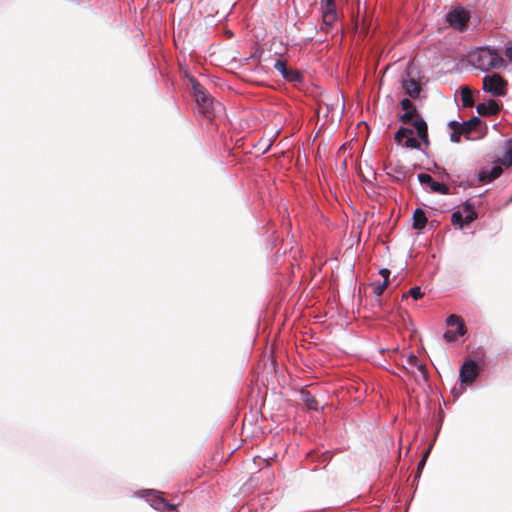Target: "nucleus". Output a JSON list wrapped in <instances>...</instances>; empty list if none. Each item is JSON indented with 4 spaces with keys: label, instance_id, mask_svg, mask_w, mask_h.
I'll list each match as a JSON object with an SVG mask.
<instances>
[{
    "label": "nucleus",
    "instance_id": "nucleus-16",
    "mask_svg": "<svg viewBox=\"0 0 512 512\" xmlns=\"http://www.w3.org/2000/svg\"><path fill=\"white\" fill-rule=\"evenodd\" d=\"M287 45L284 44L280 36L273 37L270 44V51H273L275 55L282 56L287 51Z\"/></svg>",
    "mask_w": 512,
    "mask_h": 512
},
{
    "label": "nucleus",
    "instance_id": "nucleus-36",
    "mask_svg": "<svg viewBox=\"0 0 512 512\" xmlns=\"http://www.w3.org/2000/svg\"><path fill=\"white\" fill-rule=\"evenodd\" d=\"M428 454H429V450H427V451L424 453V455H423L422 459H421V460L419 461V463H418V467H417L418 475L421 473V470L423 469V467H424V465H425V463H426V459H427V457H428Z\"/></svg>",
    "mask_w": 512,
    "mask_h": 512
},
{
    "label": "nucleus",
    "instance_id": "nucleus-4",
    "mask_svg": "<svg viewBox=\"0 0 512 512\" xmlns=\"http://www.w3.org/2000/svg\"><path fill=\"white\" fill-rule=\"evenodd\" d=\"M483 90L493 96L507 93V81L500 74L487 75L483 78Z\"/></svg>",
    "mask_w": 512,
    "mask_h": 512
},
{
    "label": "nucleus",
    "instance_id": "nucleus-31",
    "mask_svg": "<svg viewBox=\"0 0 512 512\" xmlns=\"http://www.w3.org/2000/svg\"><path fill=\"white\" fill-rule=\"evenodd\" d=\"M404 146L406 148H411V149H419L420 148V142L414 138V137H411L410 136H407L405 142H404Z\"/></svg>",
    "mask_w": 512,
    "mask_h": 512
},
{
    "label": "nucleus",
    "instance_id": "nucleus-11",
    "mask_svg": "<svg viewBox=\"0 0 512 512\" xmlns=\"http://www.w3.org/2000/svg\"><path fill=\"white\" fill-rule=\"evenodd\" d=\"M140 497H143L150 503L151 507L158 510L160 509V494L155 490H143L138 493Z\"/></svg>",
    "mask_w": 512,
    "mask_h": 512
},
{
    "label": "nucleus",
    "instance_id": "nucleus-37",
    "mask_svg": "<svg viewBox=\"0 0 512 512\" xmlns=\"http://www.w3.org/2000/svg\"><path fill=\"white\" fill-rule=\"evenodd\" d=\"M379 274L383 277V282H387L389 284L390 270L387 268H382L380 269Z\"/></svg>",
    "mask_w": 512,
    "mask_h": 512
},
{
    "label": "nucleus",
    "instance_id": "nucleus-34",
    "mask_svg": "<svg viewBox=\"0 0 512 512\" xmlns=\"http://www.w3.org/2000/svg\"><path fill=\"white\" fill-rule=\"evenodd\" d=\"M391 171L394 172V173H397V176H396V179L398 181H401V180H404L406 175L405 173L402 171V168L401 167H392L391 168Z\"/></svg>",
    "mask_w": 512,
    "mask_h": 512
},
{
    "label": "nucleus",
    "instance_id": "nucleus-29",
    "mask_svg": "<svg viewBox=\"0 0 512 512\" xmlns=\"http://www.w3.org/2000/svg\"><path fill=\"white\" fill-rule=\"evenodd\" d=\"M388 283L387 282H382V283H372L371 286L373 287V292L375 295L377 296H381L383 294V292L386 290V288L388 287Z\"/></svg>",
    "mask_w": 512,
    "mask_h": 512
},
{
    "label": "nucleus",
    "instance_id": "nucleus-13",
    "mask_svg": "<svg viewBox=\"0 0 512 512\" xmlns=\"http://www.w3.org/2000/svg\"><path fill=\"white\" fill-rule=\"evenodd\" d=\"M502 172H503V170L500 166H494L489 171L480 172L479 181L483 182V183L491 182V181L497 179L502 174Z\"/></svg>",
    "mask_w": 512,
    "mask_h": 512
},
{
    "label": "nucleus",
    "instance_id": "nucleus-39",
    "mask_svg": "<svg viewBox=\"0 0 512 512\" xmlns=\"http://www.w3.org/2000/svg\"><path fill=\"white\" fill-rule=\"evenodd\" d=\"M418 362H419V360H418V358L416 356H411L409 358V364H411V365L415 366Z\"/></svg>",
    "mask_w": 512,
    "mask_h": 512
},
{
    "label": "nucleus",
    "instance_id": "nucleus-21",
    "mask_svg": "<svg viewBox=\"0 0 512 512\" xmlns=\"http://www.w3.org/2000/svg\"><path fill=\"white\" fill-rule=\"evenodd\" d=\"M464 211L466 213L465 217H463L465 225H468L477 219L478 215L469 203L464 205Z\"/></svg>",
    "mask_w": 512,
    "mask_h": 512
},
{
    "label": "nucleus",
    "instance_id": "nucleus-2",
    "mask_svg": "<svg viewBox=\"0 0 512 512\" xmlns=\"http://www.w3.org/2000/svg\"><path fill=\"white\" fill-rule=\"evenodd\" d=\"M474 62L476 67L482 71L502 69L506 67V61L500 53L497 50L489 48L479 49L475 55Z\"/></svg>",
    "mask_w": 512,
    "mask_h": 512
},
{
    "label": "nucleus",
    "instance_id": "nucleus-30",
    "mask_svg": "<svg viewBox=\"0 0 512 512\" xmlns=\"http://www.w3.org/2000/svg\"><path fill=\"white\" fill-rule=\"evenodd\" d=\"M274 68L281 74L282 77H284V74H287L288 68L286 65V61L278 59L274 63Z\"/></svg>",
    "mask_w": 512,
    "mask_h": 512
},
{
    "label": "nucleus",
    "instance_id": "nucleus-27",
    "mask_svg": "<svg viewBox=\"0 0 512 512\" xmlns=\"http://www.w3.org/2000/svg\"><path fill=\"white\" fill-rule=\"evenodd\" d=\"M423 292L421 291L420 287H412L408 292L404 293L402 298H406L408 296H411L413 299L418 300L423 297Z\"/></svg>",
    "mask_w": 512,
    "mask_h": 512
},
{
    "label": "nucleus",
    "instance_id": "nucleus-6",
    "mask_svg": "<svg viewBox=\"0 0 512 512\" xmlns=\"http://www.w3.org/2000/svg\"><path fill=\"white\" fill-rule=\"evenodd\" d=\"M321 12H322V27H321V29L326 30V31H328L330 29H334L335 25L337 24L338 19H339L338 13L336 10V5L329 4L327 2L326 6L321 7Z\"/></svg>",
    "mask_w": 512,
    "mask_h": 512
},
{
    "label": "nucleus",
    "instance_id": "nucleus-12",
    "mask_svg": "<svg viewBox=\"0 0 512 512\" xmlns=\"http://www.w3.org/2000/svg\"><path fill=\"white\" fill-rule=\"evenodd\" d=\"M482 121L479 117L473 116L468 121H464L460 123V126L462 128V132H464V136L469 139V134L475 131L480 125Z\"/></svg>",
    "mask_w": 512,
    "mask_h": 512
},
{
    "label": "nucleus",
    "instance_id": "nucleus-8",
    "mask_svg": "<svg viewBox=\"0 0 512 512\" xmlns=\"http://www.w3.org/2000/svg\"><path fill=\"white\" fill-rule=\"evenodd\" d=\"M502 108V104L494 99H490L487 103H479L476 110L481 116L497 115Z\"/></svg>",
    "mask_w": 512,
    "mask_h": 512
},
{
    "label": "nucleus",
    "instance_id": "nucleus-35",
    "mask_svg": "<svg viewBox=\"0 0 512 512\" xmlns=\"http://www.w3.org/2000/svg\"><path fill=\"white\" fill-rule=\"evenodd\" d=\"M504 55L506 57V59L512 63V44L509 43L505 46L504 48Z\"/></svg>",
    "mask_w": 512,
    "mask_h": 512
},
{
    "label": "nucleus",
    "instance_id": "nucleus-41",
    "mask_svg": "<svg viewBox=\"0 0 512 512\" xmlns=\"http://www.w3.org/2000/svg\"><path fill=\"white\" fill-rule=\"evenodd\" d=\"M371 27H370V24L368 26H364L363 29H366V30H369Z\"/></svg>",
    "mask_w": 512,
    "mask_h": 512
},
{
    "label": "nucleus",
    "instance_id": "nucleus-26",
    "mask_svg": "<svg viewBox=\"0 0 512 512\" xmlns=\"http://www.w3.org/2000/svg\"><path fill=\"white\" fill-rule=\"evenodd\" d=\"M283 78L290 82H300L302 80V76L297 70L290 69H288L287 74H284Z\"/></svg>",
    "mask_w": 512,
    "mask_h": 512
},
{
    "label": "nucleus",
    "instance_id": "nucleus-7",
    "mask_svg": "<svg viewBox=\"0 0 512 512\" xmlns=\"http://www.w3.org/2000/svg\"><path fill=\"white\" fill-rule=\"evenodd\" d=\"M418 180L422 184L429 185L432 192H436V193H440V194H448L449 193V187L447 185L435 181L429 174L420 173L418 175Z\"/></svg>",
    "mask_w": 512,
    "mask_h": 512
},
{
    "label": "nucleus",
    "instance_id": "nucleus-9",
    "mask_svg": "<svg viewBox=\"0 0 512 512\" xmlns=\"http://www.w3.org/2000/svg\"><path fill=\"white\" fill-rule=\"evenodd\" d=\"M446 323L449 327H455V329H456L455 333L459 336H464L467 332V329H466L463 319L458 315L451 314L446 319Z\"/></svg>",
    "mask_w": 512,
    "mask_h": 512
},
{
    "label": "nucleus",
    "instance_id": "nucleus-5",
    "mask_svg": "<svg viewBox=\"0 0 512 512\" xmlns=\"http://www.w3.org/2000/svg\"><path fill=\"white\" fill-rule=\"evenodd\" d=\"M480 367L474 360H466L460 367L459 378L462 384L471 385L479 376Z\"/></svg>",
    "mask_w": 512,
    "mask_h": 512
},
{
    "label": "nucleus",
    "instance_id": "nucleus-40",
    "mask_svg": "<svg viewBox=\"0 0 512 512\" xmlns=\"http://www.w3.org/2000/svg\"><path fill=\"white\" fill-rule=\"evenodd\" d=\"M327 2H328L329 4H335V0H321V1H320L321 7L326 6V5H327Z\"/></svg>",
    "mask_w": 512,
    "mask_h": 512
},
{
    "label": "nucleus",
    "instance_id": "nucleus-25",
    "mask_svg": "<svg viewBox=\"0 0 512 512\" xmlns=\"http://www.w3.org/2000/svg\"><path fill=\"white\" fill-rule=\"evenodd\" d=\"M413 134V131L409 128H404V127H401L396 133H395V136H394V139L397 143H402V140L404 138H407V136H410Z\"/></svg>",
    "mask_w": 512,
    "mask_h": 512
},
{
    "label": "nucleus",
    "instance_id": "nucleus-14",
    "mask_svg": "<svg viewBox=\"0 0 512 512\" xmlns=\"http://www.w3.org/2000/svg\"><path fill=\"white\" fill-rule=\"evenodd\" d=\"M403 88L406 94L412 98H417L421 90L419 83L415 79L404 80Z\"/></svg>",
    "mask_w": 512,
    "mask_h": 512
},
{
    "label": "nucleus",
    "instance_id": "nucleus-1",
    "mask_svg": "<svg viewBox=\"0 0 512 512\" xmlns=\"http://www.w3.org/2000/svg\"><path fill=\"white\" fill-rule=\"evenodd\" d=\"M190 82L192 85L193 96L198 105L199 112L207 118H212L216 109L221 106L220 103L215 101L207 92V90L194 78H191Z\"/></svg>",
    "mask_w": 512,
    "mask_h": 512
},
{
    "label": "nucleus",
    "instance_id": "nucleus-3",
    "mask_svg": "<svg viewBox=\"0 0 512 512\" xmlns=\"http://www.w3.org/2000/svg\"><path fill=\"white\" fill-rule=\"evenodd\" d=\"M471 18V13L463 6H453L446 14L445 19L449 27L455 30H464Z\"/></svg>",
    "mask_w": 512,
    "mask_h": 512
},
{
    "label": "nucleus",
    "instance_id": "nucleus-23",
    "mask_svg": "<svg viewBox=\"0 0 512 512\" xmlns=\"http://www.w3.org/2000/svg\"><path fill=\"white\" fill-rule=\"evenodd\" d=\"M163 492H162V500H161V503H162V512H179L177 510V507L180 505V501L178 502H173V503H170L169 501H167L164 496H163Z\"/></svg>",
    "mask_w": 512,
    "mask_h": 512
},
{
    "label": "nucleus",
    "instance_id": "nucleus-10",
    "mask_svg": "<svg viewBox=\"0 0 512 512\" xmlns=\"http://www.w3.org/2000/svg\"><path fill=\"white\" fill-rule=\"evenodd\" d=\"M412 126L416 129L418 137L424 142V144L428 145V127L426 122L421 117H416L412 122Z\"/></svg>",
    "mask_w": 512,
    "mask_h": 512
},
{
    "label": "nucleus",
    "instance_id": "nucleus-32",
    "mask_svg": "<svg viewBox=\"0 0 512 512\" xmlns=\"http://www.w3.org/2000/svg\"><path fill=\"white\" fill-rule=\"evenodd\" d=\"M400 104L401 108L405 111L416 109L412 101L409 100L408 98L401 100Z\"/></svg>",
    "mask_w": 512,
    "mask_h": 512
},
{
    "label": "nucleus",
    "instance_id": "nucleus-18",
    "mask_svg": "<svg viewBox=\"0 0 512 512\" xmlns=\"http://www.w3.org/2000/svg\"><path fill=\"white\" fill-rule=\"evenodd\" d=\"M449 128L452 130L450 140L454 143H459L461 136H464V132H462L460 123L457 121H451L449 122Z\"/></svg>",
    "mask_w": 512,
    "mask_h": 512
},
{
    "label": "nucleus",
    "instance_id": "nucleus-20",
    "mask_svg": "<svg viewBox=\"0 0 512 512\" xmlns=\"http://www.w3.org/2000/svg\"><path fill=\"white\" fill-rule=\"evenodd\" d=\"M302 401L306 404V406L310 410H318V401L315 397L308 391H301Z\"/></svg>",
    "mask_w": 512,
    "mask_h": 512
},
{
    "label": "nucleus",
    "instance_id": "nucleus-24",
    "mask_svg": "<svg viewBox=\"0 0 512 512\" xmlns=\"http://www.w3.org/2000/svg\"><path fill=\"white\" fill-rule=\"evenodd\" d=\"M416 117H419L417 115V110L412 109V110L405 111L404 114L400 115L399 120L403 123H410L412 125V122L416 119Z\"/></svg>",
    "mask_w": 512,
    "mask_h": 512
},
{
    "label": "nucleus",
    "instance_id": "nucleus-28",
    "mask_svg": "<svg viewBox=\"0 0 512 512\" xmlns=\"http://www.w3.org/2000/svg\"><path fill=\"white\" fill-rule=\"evenodd\" d=\"M451 222L453 225H458L460 228H463L465 225L463 215L460 211H455L452 213Z\"/></svg>",
    "mask_w": 512,
    "mask_h": 512
},
{
    "label": "nucleus",
    "instance_id": "nucleus-22",
    "mask_svg": "<svg viewBox=\"0 0 512 512\" xmlns=\"http://www.w3.org/2000/svg\"><path fill=\"white\" fill-rule=\"evenodd\" d=\"M500 162L502 165H504L506 167L512 166V140H510L507 143L506 152L503 155V157L501 158Z\"/></svg>",
    "mask_w": 512,
    "mask_h": 512
},
{
    "label": "nucleus",
    "instance_id": "nucleus-38",
    "mask_svg": "<svg viewBox=\"0 0 512 512\" xmlns=\"http://www.w3.org/2000/svg\"><path fill=\"white\" fill-rule=\"evenodd\" d=\"M417 369L420 371V373L423 375V377L426 379L427 378V369H426V366L420 362H418L416 365Z\"/></svg>",
    "mask_w": 512,
    "mask_h": 512
},
{
    "label": "nucleus",
    "instance_id": "nucleus-17",
    "mask_svg": "<svg viewBox=\"0 0 512 512\" xmlns=\"http://www.w3.org/2000/svg\"><path fill=\"white\" fill-rule=\"evenodd\" d=\"M461 100L463 107L470 108L475 104L472 90L468 86L461 87Z\"/></svg>",
    "mask_w": 512,
    "mask_h": 512
},
{
    "label": "nucleus",
    "instance_id": "nucleus-15",
    "mask_svg": "<svg viewBox=\"0 0 512 512\" xmlns=\"http://www.w3.org/2000/svg\"><path fill=\"white\" fill-rule=\"evenodd\" d=\"M427 224V217L425 212L417 208L413 213V224L412 227L415 230H421L423 229Z\"/></svg>",
    "mask_w": 512,
    "mask_h": 512
},
{
    "label": "nucleus",
    "instance_id": "nucleus-19",
    "mask_svg": "<svg viewBox=\"0 0 512 512\" xmlns=\"http://www.w3.org/2000/svg\"><path fill=\"white\" fill-rule=\"evenodd\" d=\"M449 128L452 130L450 140L454 143H459L461 136H464V132H462L460 123L457 121H451L449 122Z\"/></svg>",
    "mask_w": 512,
    "mask_h": 512
},
{
    "label": "nucleus",
    "instance_id": "nucleus-33",
    "mask_svg": "<svg viewBox=\"0 0 512 512\" xmlns=\"http://www.w3.org/2000/svg\"><path fill=\"white\" fill-rule=\"evenodd\" d=\"M457 336H458V335H457L454 331H452V330H447V331L444 333V335H443L444 339H445L447 342H453V341H455V340H456V338H457Z\"/></svg>",
    "mask_w": 512,
    "mask_h": 512
}]
</instances>
